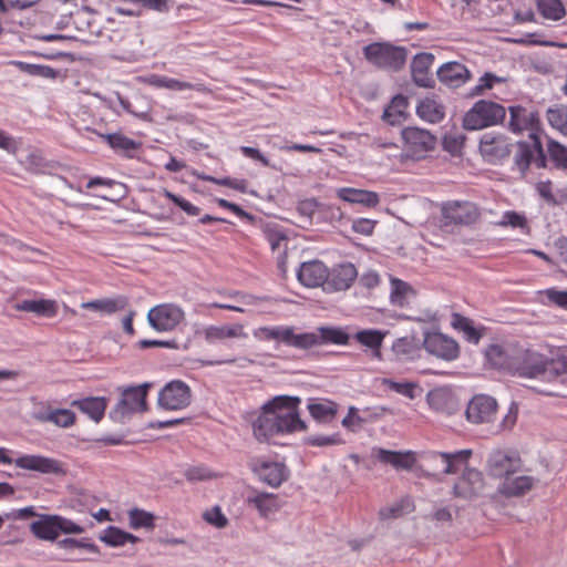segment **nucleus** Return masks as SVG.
Returning a JSON list of instances; mask_svg holds the SVG:
<instances>
[{
    "label": "nucleus",
    "mask_w": 567,
    "mask_h": 567,
    "mask_svg": "<svg viewBox=\"0 0 567 567\" xmlns=\"http://www.w3.org/2000/svg\"><path fill=\"white\" fill-rule=\"evenodd\" d=\"M190 399L189 386L181 380H174L159 391L158 405L169 411L182 410L190 404Z\"/></svg>",
    "instance_id": "9d476101"
},
{
    "label": "nucleus",
    "mask_w": 567,
    "mask_h": 567,
    "mask_svg": "<svg viewBox=\"0 0 567 567\" xmlns=\"http://www.w3.org/2000/svg\"><path fill=\"white\" fill-rule=\"evenodd\" d=\"M539 136L536 132L529 133L527 141H518L511 144L513 158L512 171L518 172L520 177H526L535 157L536 145Z\"/></svg>",
    "instance_id": "9b49d317"
},
{
    "label": "nucleus",
    "mask_w": 567,
    "mask_h": 567,
    "mask_svg": "<svg viewBox=\"0 0 567 567\" xmlns=\"http://www.w3.org/2000/svg\"><path fill=\"white\" fill-rule=\"evenodd\" d=\"M497 412V402L485 394L475 395L467 404L465 414L472 423L492 422Z\"/></svg>",
    "instance_id": "f3484780"
},
{
    "label": "nucleus",
    "mask_w": 567,
    "mask_h": 567,
    "mask_svg": "<svg viewBox=\"0 0 567 567\" xmlns=\"http://www.w3.org/2000/svg\"><path fill=\"white\" fill-rule=\"evenodd\" d=\"M56 546L62 549L71 550L74 548H80V549H85L93 554H100L99 547L94 543L89 542V539H86V538H82V539L63 538V539L56 542Z\"/></svg>",
    "instance_id": "864d4df0"
},
{
    "label": "nucleus",
    "mask_w": 567,
    "mask_h": 567,
    "mask_svg": "<svg viewBox=\"0 0 567 567\" xmlns=\"http://www.w3.org/2000/svg\"><path fill=\"white\" fill-rule=\"evenodd\" d=\"M471 454V450H461L453 453L431 452L427 455V461L433 465H441L443 474H455L467 463Z\"/></svg>",
    "instance_id": "6ab92c4d"
},
{
    "label": "nucleus",
    "mask_w": 567,
    "mask_h": 567,
    "mask_svg": "<svg viewBox=\"0 0 567 567\" xmlns=\"http://www.w3.org/2000/svg\"><path fill=\"white\" fill-rule=\"evenodd\" d=\"M546 296L550 302L567 310V290H556L551 288L546 291Z\"/></svg>",
    "instance_id": "774afa93"
},
{
    "label": "nucleus",
    "mask_w": 567,
    "mask_h": 567,
    "mask_svg": "<svg viewBox=\"0 0 567 567\" xmlns=\"http://www.w3.org/2000/svg\"><path fill=\"white\" fill-rule=\"evenodd\" d=\"M264 234L272 251L279 249L281 241H286L288 239L281 230L269 226L264 229Z\"/></svg>",
    "instance_id": "69168bd1"
},
{
    "label": "nucleus",
    "mask_w": 567,
    "mask_h": 567,
    "mask_svg": "<svg viewBox=\"0 0 567 567\" xmlns=\"http://www.w3.org/2000/svg\"><path fill=\"white\" fill-rule=\"evenodd\" d=\"M354 338L359 343L379 352L384 339V333L379 330L368 329L358 331Z\"/></svg>",
    "instance_id": "09e8293b"
},
{
    "label": "nucleus",
    "mask_w": 567,
    "mask_h": 567,
    "mask_svg": "<svg viewBox=\"0 0 567 567\" xmlns=\"http://www.w3.org/2000/svg\"><path fill=\"white\" fill-rule=\"evenodd\" d=\"M165 196L169 200H172L174 204H176L181 209H183L187 215H189V216L199 215L200 209L197 206L189 203L188 200H186L185 198H183L174 193H171L168 190L165 192Z\"/></svg>",
    "instance_id": "0e129e2a"
},
{
    "label": "nucleus",
    "mask_w": 567,
    "mask_h": 567,
    "mask_svg": "<svg viewBox=\"0 0 567 567\" xmlns=\"http://www.w3.org/2000/svg\"><path fill=\"white\" fill-rule=\"evenodd\" d=\"M452 326L455 329L462 330L470 342L478 343L482 338V334L474 328L472 321L460 313L455 312L452 315Z\"/></svg>",
    "instance_id": "49530a36"
},
{
    "label": "nucleus",
    "mask_w": 567,
    "mask_h": 567,
    "mask_svg": "<svg viewBox=\"0 0 567 567\" xmlns=\"http://www.w3.org/2000/svg\"><path fill=\"white\" fill-rule=\"evenodd\" d=\"M547 154L556 169L567 171V146L550 138L547 142Z\"/></svg>",
    "instance_id": "37998d69"
},
{
    "label": "nucleus",
    "mask_w": 567,
    "mask_h": 567,
    "mask_svg": "<svg viewBox=\"0 0 567 567\" xmlns=\"http://www.w3.org/2000/svg\"><path fill=\"white\" fill-rule=\"evenodd\" d=\"M76 415L69 409H54L49 415L48 422L59 427H70L75 424Z\"/></svg>",
    "instance_id": "603ef678"
},
{
    "label": "nucleus",
    "mask_w": 567,
    "mask_h": 567,
    "mask_svg": "<svg viewBox=\"0 0 567 567\" xmlns=\"http://www.w3.org/2000/svg\"><path fill=\"white\" fill-rule=\"evenodd\" d=\"M205 340L208 343H214L216 341H223L226 339L233 338H246L247 334L244 331V326L240 323H235L231 326H209L204 330Z\"/></svg>",
    "instance_id": "473e14b6"
},
{
    "label": "nucleus",
    "mask_w": 567,
    "mask_h": 567,
    "mask_svg": "<svg viewBox=\"0 0 567 567\" xmlns=\"http://www.w3.org/2000/svg\"><path fill=\"white\" fill-rule=\"evenodd\" d=\"M547 121L551 127L567 136V109L564 106L547 110Z\"/></svg>",
    "instance_id": "8fccbe9b"
},
{
    "label": "nucleus",
    "mask_w": 567,
    "mask_h": 567,
    "mask_svg": "<svg viewBox=\"0 0 567 567\" xmlns=\"http://www.w3.org/2000/svg\"><path fill=\"white\" fill-rule=\"evenodd\" d=\"M537 9L545 19L554 21L563 19L566 14L560 0H537Z\"/></svg>",
    "instance_id": "c03bdc74"
},
{
    "label": "nucleus",
    "mask_w": 567,
    "mask_h": 567,
    "mask_svg": "<svg viewBox=\"0 0 567 567\" xmlns=\"http://www.w3.org/2000/svg\"><path fill=\"white\" fill-rule=\"evenodd\" d=\"M533 482L534 480L530 476H508L503 482L499 491L508 497L522 496L533 487Z\"/></svg>",
    "instance_id": "4c0bfd02"
},
{
    "label": "nucleus",
    "mask_w": 567,
    "mask_h": 567,
    "mask_svg": "<svg viewBox=\"0 0 567 567\" xmlns=\"http://www.w3.org/2000/svg\"><path fill=\"white\" fill-rule=\"evenodd\" d=\"M100 539L111 547H118L126 543H137L140 540L137 536L115 526H109Z\"/></svg>",
    "instance_id": "79ce46f5"
},
{
    "label": "nucleus",
    "mask_w": 567,
    "mask_h": 567,
    "mask_svg": "<svg viewBox=\"0 0 567 567\" xmlns=\"http://www.w3.org/2000/svg\"><path fill=\"white\" fill-rule=\"evenodd\" d=\"M427 402L433 410L447 415L454 414L457 410L455 398L442 389L431 391L427 394Z\"/></svg>",
    "instance_id": "72a5a7b5"
},
{
    "label": "nucleus",
    "mask_w": 567,
    "mask_h": 567,
    "mask_svg": "<svg viewBox=\"0 0 567 567\" xmlns=\"http://www.w3.org/2000/svg\"><path fill=\"white\" fill-rule=\"evenodd\" d=\"M290 326L259 327L254 330V337L260 341H277L300 350H308L313 338L303 333H296Z\"/></svg>",
    "instance_id": "0eeeda50"
},
{
    "label": "nucleus",
    "mask_w": 567,
    "mask_h": 567,
    "mask_svg": "<svg viewBox=\"0 0 567 567\" xmlns=\"http://www.w3.org/2000/svg\"><path fill=\"white\" fill-rule=\"evenodd\" d=\"M249 466L264 483L271 487H279L289 477V471L284 463L252 460Z\"/></svg>",
    "instance_id": "dca6fc26"
},
{
    "label": "nucleus",
    "mask_w": 567,
    "mask_h": 567,
    "mask_svg": "<svg viewBox=\"0 0 567 567\" xmlns=\"http://www.w3.org/2000/svg\"><path fill=\"white\" fill-rule=\"evenodd\" d=\"M52 410L53 408L49 402L34 401L31 417L40 423H48V419Z\"/></svg>",
    "instance_id": "bf43d9fd"
},
{
    "label": "nucleus",
    "mask_w": 567,
    "mask_h": 567,
    "mask_svg": "<svg viewBox=\"0 0 567 567\" xmlns=\"http://www.w3.org/2000/svg\"><path fill=\"white\" fill-rule=\"evenodd\" d=\"M484 489L483 474L475 468H465L462 476L453 486L455 497L471 499L478 496Z\"/></svg>",
    "instance_id": "a211bd4d"
},
{
    "label": "nucleus",
    "mask_w": 567,
    "mask_h": 567,
    "mask_svg": "<svg viewBox=\"0 0 567 567\" xmlns=\"http://www.w3.org/2000/svg\"><path fill=\"white\" fill-rule=\"evenodd\" d=\"M442 217L447 225H472L480 218L477 206L471 202H450L442 207Z\"/></svg>",
    "instance_id": "4468645a"
},
{
    "label": "nucleus",
    "mask_w": 567,
    "mask_h": 567,
    "mask_svg": "<svg viewBox=\"0 0 567 567\" xmlns=\"http://www.w3.org/2000/svg\"><path fill=\"white\" fill-rule=\"evenodd\" d=\"M150 83L156 87H165L173 91L194 90L200 93L209 92L204 83H190L162 75H153Z\"/></svg>",
    "instance_id": "f704fd0d"
},
{
    "label": "nucleus",
    "mask_w": 567,
    "mask_h": 567,
    "mask_svg": "<svg viewBox=\"0 0 567 567\" xmlns=\"http://www.w3.org/2000/svg\"><path fill=\"white\" fill-rule=\"evenodd\" d=\"M373 455L380 463L390 464L398 471H410L416 463L415 454L412 451L396 452L375 447Z\"/></svg>",
    "instance_id": "b1692460"
},
{
    "label": "nucleus",
    "mask_w": 567,
    "mask_h": 567,
    "mask_svg": "<svg viewBox=\"0 0 567 567\" xmlns=\"http://www.w3.org/2000/svg\"><path fill=\"white\" fill-rule=\"evenodd\" d=\"M486 358L497 369L529 379L564 383L567 380V357L559 355L547 360L544 355L528 349H511L492 344Z\"/></svg>",
    "instance_id": "f257e3e1"
},
{
    "label": "nucleus",
    "mask_w": 567,
    "mask_h": 567,
    "mask_svg": "<svg viewBox=\"0 0 567 567\" xmlns=\"http://www.w3.org/2000/svg\"><path fill=\"white\" fill-rule=\"evenodd\" d=\"M228 297L234 299L239 305L237 306L230 303L213 302L210 306L218 309H225L243 313L245 312V309L241 306H257L260 301H264L266 299L264 297L244 293L241 291H233L228 295Z\"/></svg>",
    "instance_id": "e433bc0d"
},
{
    "label": "nucleus",
    "mask_w": 567,
    "mask_h": 567,
    "mask_svg": "<svg viewBox=\"0 0 567 567\" xmlns=\"http://www.w3.org/2000/svg\"><path fill=\"white\" fill-rule=\"evenodd\" d=\"M434 62L432 53H417L411 63V73L414 83L421 87H433L434 80L430 73V68Z\"/></svg>",
    "instance_id": "393cba45"
},
{
    "label": "nucleus",
    "mask_w": 567,
    "mask_h": 567,
    "mask_svg": "<svg viewBox=\"0 0 567 567\" xmlns=\"http://www.w3.org/2000/svg\"><path fill=\"white\" fill-rule=\"evenodd\" d=\"M337 194L338 197L344 202L360 204L368 208L375 207L380 203L378 193L372 190L343 187L338 189Z\"/></svg>",
    "instance_id": "c85d7f7f"
},
{
    "label": "nucleus",
    "mask_w": 567,
    "mask_h": 567,
    "mask_svg": "<svg viewBox=\"0 0 567 567\" xmlns=\"http://www.w3.org/2000/svg\"><path fill=\"white\" fill-rule=\"evenodd\" d=\"M363 55L368 62L380 69L399 71L405 65L408 50L391 43L374 42L363 48Z\"/></svg>",
    "instance_id": "7ed1b4c3"
},
{
    "label": "nucleus",
    "mask_w": 567,
    "mask_h": 567,
    "mask_svg": "<svg viewBox=\"0 0 567 567\" xmlns=\"http://www.w3.org/2000/svg\"><path fill=\"white\" fill-rule=\"evenodd\" d=\"M502 227L511 226L513 228H528L527 218L517 212L508 210L504 213L502 220L498 221Z\"/></svg>",
    "instance_id": "4d7b16f0"
},
{
    "label": "nucleus",
    "mask_w": 567,
    "mask_h": 567,
    "mask_svg": "<svg viewBox=\"0 0 567 567\" xmlns=\"http://www.w3.org/2000/svg\"><path fill=\"white\" fill-rule=\"evenodd\" d=\"M506 82L505 78L497 76L494 73L485 72L476 86H474L471 91V95H481L485 90L492 89L496 83H504Z\"/></svg>",
    "instance_id": "6e6d98bb"
},
{
    "label": "nucleus",
    "mask_w": 567,
    "mask_h": 567,
    "mask_svg": "<svg viewBox=\"0 0 567 567\" xmlns=\"http://www.w3.org/2000/svg\"><path fill=\"white\" fill-rule=\"evenodd\" d=\"M509 123L508 128L514 133H520L523 131L536 132L539 123L538 114L527 109L515 105L509 106Z\"/></svg>",
    "instance_id": "5701e85b"
},
{
    "label": "nucleus",
    "mask_w": 567,
    "mask_h": 567,
    "mask_svg": "<svg viewBox=\"0 0 567 567\" xmlns=\"http://www.w3.org/2000/svg\"><path fill=\"white\" fill-rule=\"evenodd\" d=\"M0 463H13V460L8 456L7 450L4 447H0ZM14 464L19 468L35 471L42 474L63 473L59 461L42 455H22L14 460Z\"/></svg>",
    "instance_id": "1a4fd4ad"
},
{
    "label": "nucleus",
    "mask_w": 567,
    "mask_h": 567,
    "mask_svg": "<svg viewBox=\"0 0 567 567\" xmlns=\"http://www.w3.org/2000/svg\"><path fill=\"white\" fill-rule=\"evenodd\" d=\"M203 518L216 528H224L228 524L227 517L223 514L219 506H214L212 509L203 514Z\"/></svg>",
    "instance_id": "13d9d810"
},
{
    "label": "nucleus",
    "mask_w": 567,
    "mask_h": 567,
    "mask_svg": "<svg viewBox=\"0 0 567 567\" xmlns=\"http://www.w3.org/2000/svg\"><path fill=\"white\" fill-rule=\"evenodd\" d=\"M420 350V342L413 336L396 339L392 344V351L401 360L413 359Z\"/></svg>",
    "instance_id": "ea45409f"
},
{
    "label": "nucleus",
    "mask_w": 567,
    "mask_h": 567,
    "mask_svg": "<svg viewBox=\"0 0 567 567\" xmlns=\"http://www.w3.org/2000/svg\"><path fill=\"white\" fill-rule=\"evenodd\" d=\"M184 475L189 482L206 481L213 477L212 473L204 466H192L185 471Z\"/></svg>",
    "instance_id": "338daca9"
},
{
    "label": "nucleus",
    "mask_w": 567,
    "mask_h": 567,
    "mask_svg": "<svg viewBox=\"0 0 567 567\" xmlns=\"http://www.w3.org/2000/svg\"><path fill=\"white\" fill-rule=\"evenodd\" d=\"M71 405L78 408L95 423H99L104 417L107 400L103 396H89L74 400L71 402Z\"/></svg>",
    "instance_id": "7c9ffc66"
},
{
    "label": "nucleus",
    "mask_w": 567,
    "mask_h": 567,
    "mask_svg": "<svg viewBox=\"0 0 567 567\" xmlns=\"http://www.w3.org/2000/svg\"><path fill=\"white\" fill-rule=\"evenodd\" d=\"M511 142L504 135L485 133L480 141V152L491 164H502L511 155Z\"/></svg>",
    "instance_id": "ddd939ff"
},
{
    "label": "nucleus",
    "mask_w": 567,
    "mask_h": 567,
    "mask_svg": "<svg viewBox=\"0 0 567 567\" xmlns=\"http://www.w3.org/2000/svg\"><path fill=\"white\" fill-rule=\"evenodd\" d=\"M150 386V383H144L125 389L116 406L110 412V417L116 422L123 423L125 417L136 412L146 411V395Z\"/></svg>",
    "instance_id": "423d86ee"
},
{
    "label": "nucleus",
    "mask_w": 567,
    "mask_h": 567,
    "mask_svg": "<svg viewBox=\"0 0 567 567\" xmlns=\"http://www.w3.org/2000/svg\"><path fill=\"white\" fill-rule=\"evenodd\" d=\"M13 308L17 311L32 312L44 318H52L58 313V303L51 299L21 300Z\"/></svg>",
    "instance_id": "c756f323"
},
{
    "label": "nucleus",
    "mask_w": 567,
    "mask_h": 567,
    "mask_svg": "<svg viewBox=\"0 0 567 567\" xmlns=\"http://www.w3.org/2000/svg\"><path fill=\"white\" fill-rule=\"evenodd\" d=\"M307 409L315 421L323 424L332 422L338 413V404L330 400L310 399Z\"/></svg>",
    "instance_id": "2f4dec72"
},
{
    "label": "nucleus",
    "mask_w": 567,
    "mask_h": 567,
    "mask_svg": "<svg viewBox=\"0 0 567 567\" xmlns=\"http://www.w3.org/2000/svg\"><path fill=\"white\" fill-rule=\"evenodd\" d=\"M402 138L406 150L415 157H421L436 145V137L431 132L415 126L405 127L402 131Z\"/></svg>",
    "instance_id": "2eb2a0df"
},
{
    "label": "nucleus",
    "mask_w": 567,
    "mask_h": 567,
    "mask_svg": "<svg viewBox=\"0 0 567 567\" xmlns=\"http://www.w3.org/2000/svg\"><path fill=\"white\" fill-rule=\"evenodd\" d=\"M303 443L309 446H331V445H340L343 444V440L339 433H333L331 435H309L303 439Z\"/></svg>",
    "instance_id": "5fc2aeb1"
},
{
    "label": "nucleus",
    "mask_w": 567,
    "mask_h": 567,
    "mask_svg": "<svg viewBox=\"0 0 567 567\" xmlns=\"http://www.w3.org/2000/svg\"><path fill=\"white\" fill-rule=\"evenodd\" d=\"M11 63L17 65L22 72H25L30 75L45 79H54L56 76V71L49 65L31 64L21 61H13Z\"/></svg>",
    "instance_id": "3c124183"
},
{
    "label": "nucleus",
    "mask_w": 567,
    "mask_h": 567,
    "mask_svg": "<svg viewBox=\"0 0 567 567\" xmlns=\"http://www.w3.org/2000/svg\"><path fill=\"white\" fill-rule=\"evenodd\" d=\"M185 319L183 309L174 303H162L150 309L147 321L158 332H169Z\"/></svg>",
    "instance_id": "6e6552de"
},
{
    "label": "nucleus",
    "mask_w": 567,
    "mask_h": 567,
    "mask_svg": "<svg viewBox=\"0 0 567 567\" xmlns=\"http://www.w3.org/2000/svg\"><path fill=\"white\" fill-rule=\"evenodd\" d=\"M391 282H392V291H391L392 302L398 303V305H403V299H404L405 295L411 290V287L406 282H404L400 279H395V278H392Z\"/></svg>",
    "instance_id": "680f3d73"
},
{
    "label": "nucleus",
    "mask_w": 567,
    "mask_h": 567,
    "mask_svg": "<svg viewBox=\"0 0 567 567\" xmlns=\"http://www.w3.org/2000/svg\"><path fill=\"white\" fill-rule=\"evenodd\" d=\"M364 422L365 420L358 414V409L350 406L348 414L346 417H343L341 424L351 432H355L362 427Z\"/></svg>",
    "instance_id": "052dcab7"
},
{
    "label": "nucleus",
    "mask_w": 567,
    "mask_h": 567,
    "mask_svg": "<svg viewBox=\"0 0 567 567\" xmlns=\"http://www.w3.org/2000/svg\"><path fill=\"white\" fill-rule=\"evenodd\" d=\"M439 80L450 87H460L471 78V72L460 62L444 63L436 72Z\"/></svg>",
    "instance_id": "a878e982"
},
{
    "label": "nucleus",
    "mask_w": 567,
    "mask_h": 567,
    "mask_svg": "<svg viewBox=\"0 0 567 567\" xmlns=\"http://www.w3.org/2000/svg\"><path fill=\"white\" fill-rule=\"evenodd\" d=\"M382 383L386 385L390 390L395 391L396 393H400L406 398L413 399L414 398V389L415 385L413 383L409 382H395L390 379H383Z\"/></svg>",
    "instance_id": "e2e57ef3"
},
{
    "label": "nucleus",
    "mask_w": 567,
    "mask_h": 567,
    "mask_svg": "<svg viewBox=\"0 0 567 567\" xmlns=\"http://www.w3.org/2000/svg\"><path fill=\"white\" fill-rule=\"evenodd\" d=\"M358 277L357 268L351 262L340 264L329 271L327 290L343 291L351 287Z\"/></svg>",
    "instance_id": "4be33fe9"
},
{
    "label": "nucleus",
    "mask_w": 567,
    "mask_h": 567,
    "mask_svg": "<svg viewBox=\"0 0 567 567\" xmlns=\"http://www.w3.org/2000/svg\"><path fill=\"white\" fill-rule=\"evenodd\" d=\"M416 113L430 123H439L444 117V107L432 99H425L416 106Z\"/></svg>",
    "instance_id": "a19ab883"
},
{
    "label": "nucleus",
    "mask_w": 567,
    "mask_h": 567,
    "mask_svg": "<svg viewBox=\"0 0 567 567\" xmlns=\"http://www.w3.org/2000/svg\"><path fill=\"white\" fill-rule=\"evenodd\" d=\"M247 503L252 505L262 517H267L279 508L277 496L270 493H258L255 496H249Z\"/></svg>",
    "instance_id": "58836bf2"
},
{
    "label": "nucleus",
    "mask_w": 567,
    "mask_h": 567,
    "mask_svg": "<svg viewBox=\"0 0 567 567\" xmlns=\"http://www.w3.org/2000/svg\"><path fill=\"white\" fill-rule=\"evenodd\" d=\"M506 116L503 105L487 100H480L468 110L463 117V127L467 131L482 130L496 125Z\"/></svg>",
    "instance_id": "20e7f679"
},
{
    "label": "nucleus",
    "mask_w": 567,
    "mask_h": 567,
    "mask_svg": "<svg viewBox=\"0 0 567 567\" xmlns=\"http://www.w3.org/2000/svg\"><path fill=\"white\" fill-rule=\"evenodd\" d=\"M39 519L30 524L31 533L41 540L54 542L60 534H81L84 528L73 520L60 515H39Z\"/></svg>",
    "instance_id": "39448f33"
},
{
    "label": "nucleus",
    "mask_w": 567,
    "mask_h": 567,
    "mask_svg": "<svg viewBox=\"0 0 567 567\" xmlns=\"http://www.w3.org/2000/svg\"><path fill=\"white\" fill-rule=\"evenodd\" d=\"M519 468V460L502 451H494L487 460V471L494 477H508Z\"/></svg>",
    "instance_id": "412c9836"
},
{
    "label": "nucleus",
    "mask_w": 567,
    "mask_h": 567,
    "mask_svg": "<svg viewBox=\"0 0 567 567\" xmlns=\"http://www.w3.org/2000/svg\"><path fill=\"white\" fill-rule=\"evenodd\" d=\"M128 306V298L123 295H118L112 298L95 299L81 303V308L86 310H93L102 315H113L115 312L124 310Z\"/></svg>",
    "instance_id": "cd10ccee"
},
{
    "label": "nucleus",
    "mask_w": 567,
    "mask_h": 567,
    "mask_svg": "<svg viewBox=\"0 0 567 567\" xmlns=\"http://www.w3.org/2000/svg\"><path fill=\"white\" fill-rule=\"evenodd\" d=\"M422 344L430 354L445 361H453L460 355L456 340L437 331L425 332Z\"/></svg>",
    "instance_id": "f8f14e48"
},
{
    "label": "nucleus",
    "mask_w": 567,
    "mask_h": 567,
    "mask_svg": "<svg viewBox=\"0 0 567 567\" xmlns=\"http://www.w3.org/2000/svg\"><path fill=\"white\" fill-rule=\"evenodd\" d=\"M76 24H86V29L79 27V31L82 33V41L91 42L94 38H97L101 34V28L95 21L94 17L78 14Z\"/></svg>",
    "instance_id": "de8ad7c7"
},
{
    "label": "nucleus",
    "mask_w": 567,
    "mask_h": 567,
    "mask_svg": "<svg viewBox=\"0 0 567 567\" xmlns=\"http://www.w3.org/2000/svg\"><path fill=\"white\" fill-rule=\"evenodd\" d=\"M305 334L315 339L309 346V349L326 343L344 346L348 344L350 340V336L346 330L336 327H320L317 332H305Z\"/></svg>",
    "instance_id": "bb28decb"
},
{
    "label": "nucleus",
    "mask_w": 567,
    "mask_h": 567,
    "mask_svg": "<svg viewBox=\"0 0 567 567\" xmlns=\"http://www.w3.org/2000/svg\"><path fill=\"white\" fill-rule=\"evenodd\" d=\"M101 137L110 145L116 153L133 157L140 144L134 140L123 135L122 133L102 134Z\"/></svg>",
    "instance_id": "c9c22d12"
},
{
    "label": "nucleus",
    "mask_w": 567,
    "mask_h": 567,
    "mask_svg": "<svg viewBox=\"0 0 567 567\" xmlns=\"http://www.w3.org/2000/svg\"><path fill=\"white\" fill-rule=\"evenodd\" d=\"M130 527L133 529L146 528L153 529L155 526V516L140 508H132L128 511Z\"/></svg>",
    "instance_id": "a18cd8bd"
},
{
    "label": "nucleus",
    "mask_w": 567,
    "mask_h": 567,
    "mask_svg": "<svg viewBox=\"0 0 567 567\" xmlns=\"http://www.w3.org/2000/svg\"><path fill=\"white\" fill-rule=\"evenodd\" d=\"M297 277L305 287L315 288L322 285L327 286L329 270L322 261L311 260L301 264Z\"/></svg>",
    "instance_id": "aec40b11"
},
{
    "label": "nucleus",
    "mask_w": 567,
    "mask_h": 567,
    "mask_svg": "<svg viewBox=\"0 0 567 567\" xmlns=\"http://www.w3.org/2000/svg\"><path fill=\"white\" fill-rule=\"evenodd\" d=\"M300 402L299 396L278 395L265 403L251 424L255 439L269 443L275 436L307 431L299 415Z\"/></svg>",
    "instance_id": "f03ea898"
}]
</instances>
